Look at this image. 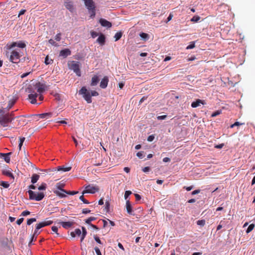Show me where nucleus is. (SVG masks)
<instances>
[{
	"mask_svg": "<svg viewBox=\"0 0 255 255\" xmlns=\"http://www.w3.org/2000/svg\"><path fill=\"white\" fill-rule=\"evenodd\" d=\"M5 112L4 109L2 108L0 109V124L3 127H6L7 124L12 122L13 118L11 117V114L8 113L5 114Z\"/></svg>",
	"mask_w": 255,
	"mask_h": 255,
	"instance_id": "nucleus-1",
	"label": "nucleus"
},
{
	"mask_svg": "<svg viewBox=\"0 0 255 255\" xmlns=\"http://www.w3.org/2000/svg\"><path fill=\"white\" fill-rule=\"evenodd\" d=\"M17 46L19 48H23L25 47L26 44L22 41L18 42H13L11 43H7L6 45L4 47V55L6 57L9 56V50H10L13 47Z\"/></svg>",
	"mask_w": 255,
	"mask_h": 255,
	"instance_id": "nucleus-2",
	"label": "nucleus"
},
{
	"mask_svg": "<svg viewBox=\"0 0 255 255\" xmlns=\"http://www.w3.org/2000/svg\"><path fill=\"white\" fill-rule=\"evenodd\" d=\"M10 51L9 50V56L7 57L9 60L13 63H18L20 62V58L21 56L19 52L17 50Z\"/></svg>",
	"mask_w": 255,
	"mask_h": 255,
	"instance_id": "nucleus-3",
	"label": "nucleus"
},
{
	"mask_svg": "<svg viewBox=\"0 0 255 255\" xmlns=\"http://www.w3.org/2000/svg\"><path fill=\"white\" fill-rule=\"evenodd\" d=\"M30 200L39 201L42 200L45 196L43 192H34L31 190L28 191Z\"/></svg>",
	"mask_w": 255,
	"mask_h": 255,
	"instance_id": "nucleus-4",
	"label": "nucleus"
},
{
	"mask_svg": "<svg viewBox=\"0 0 255 255\" xmlns=\"http://www.w3.org/2000/svg\"><path fill=\"white\" fill-rule=\"evenodd\" d=\"M79 94L82 95L83 98L87 103H91L92 98L91 97L90 91H88L85 87H82L79 91Z\"/></svg>",
	"mask_w": 255,
	"mask_h": 255,
	"instance_id": "nucleus-5",
	"label": "nucleus"
},
{
	"mask_svg": "<svg viewBox=\"0 0 255 255\" xmlns=\"http://www.w3.org/2000/svg\"><path fill=\"white\" fill-rule=\"evenodd\" d=\"M68 66L70 69L72 70L77 76L80 77L81 72L80 69V63L78 61H72L68 63Z\"/></svg>",
	"mask_w": 255,
	"mask_h": 255,
	"instance_id": "nucleus-6",
	"label": "nucleus"
},
{
	"mask_svg": "<svg viewBox=\"0 0 255 255\" xmlns=\"http://www.w3.org/2000/svg\"><path fill=\"white\" fill-rule=\"evenodd\" d=\"M99 188L98 186H92L90 185H88L86 187L85 190H84L83 191L82 194H85L86 193L94 194V193L99 191Z\"/></svg>",
	"mask_w": 255,
	"mask_h": 255,
	"instance_id": "nucleus-7",
	"label": "nucleus"
},
{
	"mask_svg": "<svg viewBox=\"0 0 255 255\" xmlns=\"http://www.w3.org/2000/svg\"><path fill=\"white\" fill-rule=\"evenodd\" d=\"M99 22L103 27L110 28L112 27V23L104 18H100Z\"/></svg>",
	"mask_w": 255,
	"mask_h": 255,
	"instance_id": "nucleus-8",
	"label": "nucleus"
},
{
	"mask_svg": "<svg viewBox=\"0 0 255 255\" xmlns=\"http://www.w3.org/2000/svg\"><path fill=\"white\" fill-rule=\"evenodd\" d=\"M34 88L39 93H42L45 91L44 86L43 84H41L40 82L37 83L34 85Z\"/></svg>",
	"mask_w": 255,
	"mask_h": 255,
	"instance_id": "nucleus-9",
	"label": "nucleus"
},
{
	"mask_svg": "<svg viewBox=\"0 0 255 255\" xmlns=\"http://www.w3.org/2000/svg\"><path fill=\"white\" fill-rule=\"evenodd\" d=\"M85 4L88 10L94 9L95 6L93 0H84Z\"/></svg>",
	"mask_w": 255,
	"mask_h": 255,
	"instance_id": "nucleus-10",
	"label": "nucleus"
},
{
	"mask_svg": "<svg viewBox=\"0 0 255 255\" xmlns=\"http://www.w3.org/2000/svg\"><path fill=\"white\" fill-rule=\"evenodd\" d=\"M109 82L108 77L107 76L104 77L100 82V86L101 88L105 89L107 87Z\"/></svg>",
	"mask_w": 255,
	"mask_h": 255,
	"instance_id": "nucleus-11",
	"label": "nucleus"
},
{
	"mask_svg": "<svg viewBox=\"0 0 255 255\" xmlns=\"http://www.w3.org/2000/svg\"><path fill=\"white\" fill-rule=\"evenodd\" d=\"M200 104L204 105L205 104V102L204 100H202L200 99H197L196 101H194L192 103L191 107L193 108H197L199 106Z\"/></svg>",
	"mask_w": 255,
	"mask_h": 255,
	"instance_id": "nucleus-12",
	"label": "nucleus"
},
{
	"mask_svg": "<svg viewBox=\"0 0 255 255\" xmlns=\"http://www.w3.org/2000/svg\"><path fill=\"white\" fill-rule=\"evenodd\" d=\"M71 53V51L69 49L66 48L61 50L59 55L60 56L65 58L68 56L70 55Z\"/></svg>",
	"mask_w": 255,
	"mask_h": 255,
	"instance_id": "nucleus-13",
	"label": "nucleus"
},
{
	"mask_svg": "<svg viewBox=\"0 0 255 255\" xmlns=\"http://www.w3.org/2000/svg\"><path fill=\"white\" fill-rule=\"evenodd\" d=\"M38 97V94L36 93H31L28 95V99L30 100V103L32 104L36 103V98Z\"/></svg>",
	"mask_w": 255,
	"mask_h": 255,
	"instance_id": "nucleus-14",
	"label": "nucleus"
},
{
	"mask_svg": "<svg viewBox=\"0 0 255 255\" xmlns=\"http://www.w3.org/2000/svg\"><path fill=\"white\" fill-rule=\"evenodd\" d=\"M106 37L103 34H101L97 39V41L102 46L104 45L105 43Z\"/></svg>",
	"mask_w": 255,
	"mask_h": 255,
	"instance_id": "nucleus-15",
	"label": "nucleus"
},
{
	"mask_svg": "<svg viewBox=\"0 0 255 255\" xmlns=\"http://www.w3.org/2000/svg\"><path fill=\"white\" fill-rule=\"evenodd\" d=\"M60 224L62 225V226L65 229H68L69 228L71 227L73 224V222H61Z\"/></svg>",
	"mask_w": 255,
	"mask_h": 255,
	"instance_id": "nucleus-16",
	"label": "nucleus"
},
{
	"mask_svg": "<svg viewBox=\"0 0 255 255\" xmlns=\"http://www.w3.org/2000/svg\"><path fill=\"white\" fill-rule=\"evenodd\" d=\"M99 81V78L98 76L95 75L92 78L91 86H96Z\"/></svg>",
	"mask_w": 255,
	"mask_h": 255,
	"instance_id": "nucleus-17",
	"label": "nucleus"
},
{
	"mask_svg": "<svg viewBox=\"0 0 255 255\" xmlns=\"http://www.w3.org/2000/svg\"><path fill=\"white\" fill-rule=\"evenodd\" d=\"M126 209L128 214L130 215L132 214V206L129 200H127L126 201Z\"/></svg>",
	"mask_w": 255,
	"mask_h": 255,
	"instance_id": "nucleus-18",
	"label": "nucleus"
},
{
	"mask_svg": "<svg viewBox=\"0 0 255 255\" xmlns=\"http://www.w3.org/2000/svg\"><path fill=\"white\" fill-rule=\"evenodd\" d=\"M71 168L72 167L71 166L65 167L64 166H58L56 170L66 172L70 171L71 169Z\"/></svg>",
	"mask_w": 255,
	"mask_h": 255,
	"instance_id": "nucleus-19",
	"label": "nucleus"
},
{
	"mask_svg": "<svg viewBox=\"0 0 255 255\" xmlns=\"http://www.w3.org/2000/svg\"><path fill=\"white\" fill-rule=\"evenodd\" d=\"M65 6L67 9L69 10L71 12H73L74 10V7L73 5V3L70 2H66L65 3Z\"/></svg>",
	"mask_w": 255,
	"mask_h": 255,
	"instance_id": "nucleus-20",
	"label": "nucleus"
},
{
	"mask_svg": "<svg viewBox=\"0 0 255 255\" xmlns=\"http://www.w3.org/2000/svg\"><path fill=\"white\" fill-rule=\"evenodd\" d=\"M15 103V100H12L9 101L7 107L6 108H4L5 112L8 111L12 108V107L14 105Z\"/></svg>",
	"mask_w": 255,
	"mask_h": 255,
	"instance_id": "nucleus-21",
	"label": "nucleus"
},
{
	"mask_svg": "<svg viewBox=\"0 0 255 255\" xmlns=\"http://www.w3.org/2000/svg\"><path fill=\"white\" fill-rule=\"evenodd\" d=\"M2 174L5 176L10 177L12 180H14V176L10 170H3L2 171Z\"/></svg>",
	"mask_w": 255,
	"mask_h": 255,
	"instance_id": "nucleus-22",
	"label": "nucleus"
},
{
	"mask_svg": "<svg viewBox=\"0 0 255 255\" xmlns=\"http://www.w3.org/2000/svg\"><path fill=\"white\" fill-rule=\"evenodd\" d=\"M39 175L37 174H33L31 177V183L32 184L35 183L39 178Z\"/></svg>",
	"mask_w": 255,
	"mask_h": 255,
	"instance_id": "nucleus-23",
	"label": "nucleus"
},
{
	"mask_svg": "<svg viewBox=\"0 0 255 255\" xmlns=\"http://www.w3.org/2000/svg\"><path fill=\"white\" fill-rule=\"evenodd\" d=\"M11 154L10 152L7 153H1V155L3 156L4 161L6 163H9L10 161V157L9 155Z\"/></svg>",
	"mask_w": 255,
	"mask_h": 255,
	"instance_id": "nucleus-24",
	"label": "nucleus"
},
{
	"mask_svg": "<svg viewBox=\"0 0 255 255\" xmlns=\"http://www.w3.org/2000/svg\"><path fill=\"white\" fill-rule=\"evenodd\" d=\"M58 189H60L62 192L65 193L69 195H74L78 193V191H66V190L62 189L61 187H58Z\"/></svg>",
	"mask_w": 255,
	"mask_h": 255,
	"instance_id": "nucleus-25",
	"label": "nucleus"
},
{
	"mask_svg": "<svg viewBox=\"0 0 255 255\" xmlns=\"http://www.w3.org/2000/svg\"><path fill=\"white\" fill-rule=\"evenodd\" d=\"M82 236L81 238V242L84 240V239H85V238L87 235V233L86 229L85 227H82Z\"/></svg>",
	"mask_w": 255,
	"mask_h": 255,
	"instance_id": "nucleus-26",
	"label": "nucleus"
},
{
	"mask_svg": "<svg viewBox=\"0 0 255 255\" xmlns=\"http://www.w3.org/2000/svg\"><path fill=\"white\" fill-rule=\"evenodd\" d=\"M122 35H123V33L121 31L117 32L114 36L115 41H117L119 40V39H120L122 36Z\"/></svg>",
	"mask_w": 255,
	"mask_h": 255,
	"instance_id": "nucleus-27",
	"label": "nucleus"
},
{
	"mask_svg": "<svg viewBox=\"0 0 255 255\" xmlns=\"http://www.w3.org/2000/svg\"><path fill=\"white\" fill-rule=\"evenodd\" d=\"M52 114L51 113H43L39 115V116L40 118L44 119V118H48V117H50Z\"/></svg>",
	"mask_w": 255,
	"mask_h": 255,
	"instance_id": "nucleus-28",
	"label": "nucleus"
},
{
	"mask_svg": "<svg viewBox=\"0 0 255 255\" xmlns=\"http://www.w3.org/2000/svg\"><path fill=\"white\" fill-rule=\"evenodd\" d=\"M96 220V218L94 217H90L85 220V223L89 225H91V222Z\"/></svg>",
	"mask_w": 255,
	"mask_h": 255,
	"instance_id": "nucleus-29",
	"label": "nucleus"
},
{
	"mask_svg": "<svg viewBox=\"0 0 255 255\" xmlns=\"http://www.w3.org/2000/svg\"><path fill=\"white\" fill-rule=\"evenodd\" d=\"M139 35L140 37L144 40L148 39L149 37V36L148 34L143 32L141 33Z\"/></svg>",
	"mask_w": 255,
	"mask_h": 255,
	"instance_id": "nucleus-30",
	"label": "nucleus"
},
{
	"mask_svg": "<svg viewBox=\"0 0 255 255\" xmlns=\"http://www.w3.org/2000/svg\"><path fill=\"white\" fill-rule=\"evenodd\" d=\"M0 185L5 188H7L9 186V184L7 181H1L0 182Z\"/></svg>",
	"mask_w": 255,
	"mask_h": 255,
	"instance_id": "nucleus-31",
	"label": "nucleus"
},
{
	"mask_svg": "<svg viewBox=\"0 0 255 255\" xmlns=\"http://www.w3.org/2000/svg\"><path fill=\"white\" fill-rule=\"evenodd\" d=\"M255 224H252L251 225H250V226L248 227L247 231H246V233L247 234L250 233L251 231H252L253 230V229H254L255 228Z\"/></svg>",
	"mask_w": 255,
	"mask_h": 255,
	"instance_id": "nucleus-32",
	"label": "nucleus"
},
{
	"mask_svg": "<svg viewBox=\"0 0 255 255\" xmlns=\"http://www.w3.org/2000/svg\"><path fill=\"white\" fill-rule=\"evenodd\" d=\"M53 62V60L49 59L48 56H47L45 57L44 63L46 65H48L50 64H52Z\"/></svg>",
	"mask_w": 255,
	"mask_h": 255,
	"instance_id": "nucleus-33",
	"label": "nucleus"
},
{
	"mask_svg": "<svg viewBox=\"0 0 255 255\" xmlns=\"http://www.w3.org/2000/svg\"><path fill=\"white\" fill-rule=\"evenodd\" d=\"M54 193L58 196H59V197H61V198H63V197H66V195L65 194V193H64L63 192H61L60 191H56L54 192Z\"/></svg>",
	"mask_w": 255,
	"mask_h": 255,
	"instance_id": "nucleus-34",
	"label": "nucleus"
},
{
	"mask_svg": "<svg viewBox=\"0 0 255 255\" xmlns=\"http://www.w3.org/2000/svg\"><path fill=\"white\" fill-rule=\"evenodd\" d=\"M200 19V17L198 15L194 16L191 19V21L194 22H198Z\"/></svg>",
	"mask_w": 255,
	"mask_h": 255,
	"instance_id": "nucleus-35",
	"label": "nucleus"
},
{
	"mask_svg": "<svg viewBox=\"0 0 255 255\" xmlns=\"http://www.w3.org/2000/svg\"><path fill=\"white\" fill-rule=\"evenodd\" d=\"M24 140H25L24 137H20L19 138V145H18V147H19V150H21V146L23 144V143Z\"/></svg>",
	"mask_w": 255,
	"mask_h": 255,
	"instance_id": "nucleus-36",
	"label": "nucleus"
},
{
	"mask_svg": "<svg viewBox=\"0 0 255 255\" xmlns=\"http://www.w3.org/2000/svg\"><path fill=\"white\" fill-rule=\"evenodd\" d=\"M46 184L45 183H43L40 186H39L38 188L39 190H45L46 189Z\"/></svg>",
	"mask_w": 255,
	"mask_h": 255,
	"instance_id": "nucleus-37",
	"label": "nucleus"
},
{
	"mask_svg": "<svg viewBox=\"0 0 255 255\" xmlns=\"http://www.w3.org/2000/svg\"><path fill=\"white\" fill-rule=\"evenodd\" d=\"M89 12L90 13V17L91 18H93L95 17L96 12H95V8H94V9H91L90 10H89Z\"/></svg>",
	"mask_w": 255,
	"mask_h": 255,
	"instance_id": "nucleus-38",
	"label": "nucleus"
},
{
	"mask_svg": "<svg viewBox=\"0 0 255 255\" xmlns=\"http://www.w3.org/2000/svg\"><path fill=\"white\" fill-rule=\"evenodd\" d=\"M51 229H52V231L56 234L57 236H60L59 234L58 233V229L57 227H56V226H53V227H52Z\"/></svg>",
	"mask_w": 255,
	"mask_h": 255,
	"instance_id": "nucleus-39",
	"label": "nucleus"
},
{
	"mask_svg": "<svg viewBox=\"0 0 255 255\" xmlns=\"http://www.w3.org/2000/svg\"><path fill=\"white\" fill-rule=\"evenodd\" d=\"M79 199L85 204H89V202L86 200L84 197V194H82L81 196H80Z\"/></svg>",
	"mask_w": 255,
	"mask_h": 255,
	"instance_id": "nucleus-40",
	"label": "nucleus"
},
{
	"mask_svg": "<svg viewBox=\"0 0 255 255\" xmlns=\"http://www.w3.org/2000/svg\"><path fill=\"white\" fill-rule=\"evenodd\" d=\"M45 227L43 222H40L36 224V228L37 230H39L43 227Z\"/></svg>",
	"mask_w": 255,
	"mask_h": 255,
	"instance_id": "nucleus-41",
	"label": "nucleus"
},
{
	"mask_svg": "<svg viewBox=\"0 0 255 255\" xmlns=\"http://www.w3.org/2000/svg\"><path fill=\"white\" fill-rule=\"evenodd\" d=\"M197 224L199 226H204L205 225V221L204 220H198L197 222Z\"/></svg>",
	"mask_w": 255,
	"mask_h": 255,
	"instance_id": "nucleus-42",
	"label": "nucleus"
},
{
	"mask_svg": "<svg viewBox=\"0 0 255 255\" xmlns=\"http://www.w3.org/2000/svg\"><path fill=\"white\" fill-rule=\"evenodd\" d=\"M143 153V151H139L137 153L136 155L139 158L142 159L144 156Z\"/></svg>",
	"mask_w": 255,
	"mask_h": 255,
	"instance_id": "nucleus-43",
	"label": "nucleus"
},
{
	"mask_svg": "<svg viewBox=\"0 0 255 255\" xmlns=\"http://www.w3.org/2000/svg\"><path fill=\"white\" fill-rule=\"evenodd\" d=\"M36 221L35 218H30L27 220V224L28 225H31L32 223L35 222Z\"/></svg>",
	"mask_w": 255,
	"mask_h": 255,
	"instance_id": "nucleus-44",
	"label": "nucleus"
},
{
	"mask_svg": "<svg viewBox=\"0 0 255 255\" xmlns=\"http://www.w3.org/2000/svg\"><path fill=\"white\" fill-rule=\"evenodd\" d=\"M195 46L194 42H191L190 44L186 47L187 49H190L194 48Z\"/></svg>",
	"mask_w": 255,
	"mask_h": 255,
	"instance_id": "nucleus-45",
	"label": "nucleus"
},
{
	"mask_svg": "<svg viewBox=\"0 0 255 255\" xmlns=\"http://www.w3.org/2000/svg\"><path fill=\"white\" fill-rule=\"evenodd\" d=\"M44 224L45 226L50 225L53 223V221L51 220H45L43 221Z\"/></svg>",
	"mask_w": 255,
	"mask_h": 255,
	"instance_id": "nucleus-46",
	"label": "nucleus"
},
{
	"mask_svg": "<svg viewBox=\"0 0 255 255\" xmlns=\"http://www.w3.org/2000/svg\"><path fill=\"white\" fill-rule=\"evenodd\" d=\"M131 191H126L125 193V199L126 200L127 199V198L128 197V196L131 194Z\"/></svg>",
	"mask_w": 255,
	"mask_h": 255,
	"instance_id": "nucleus-47",
	"label": "nucleus"
},
{
	"mask_svg": "<svg viewBox=\"0 0 255 255\" xmlns=\"http://www.w3.org/2000/svg\"><path fill=\"white\" fill-rule=\"evenodd\" d=\"M94 238L96 242H97L98 244H102V242L99 238V237L97 235H94Z\"/></svg>",
	"mask_w": 255,
	"mask_h": 255,
	"instance_id": "nucleus-48",
	"label": "nucleus"
},
{
	"mask_svg": "<svg viewBox=\"0 0 255 255\" xmlns=\"http://www.w3.org/2000/svg\"><path fill=\"white\" fill-rule=\"evenodd\" d=\"M244 123H240V122H235L234 124L232 125L230 127L231 128H234V127L235 126H240V125H244Z\"/></svg>",
	"mask_w": 255,
	"mask_h": 255,
	"instance_id": "nucleus-49",
	"label": "nucleus"
},
{
	"mask_svg": "<svg viewBox=\"0 0 255 255\" xmlns=\"http://www.w3.org/2000/svg\"><path fill=\"white\" fill-rule=\"evenodd\" d=\"M221 113V111H217L214 112L213 113H212L211 116L212 117H215L217 116L218 115H219Z\"/></svg>",
	"mask_w": 255,
	"mask_h": 255,
	"instance_id": "nucleus-50",
	"label": "nucleus"
},
{
	"mask_svg": "<svg viewBox=\"0 0 255 255\" xmlns=\"http://www.w3.org/2000/svg\"><path fill=\"white\" fill-rule=\"evenodd\" d=\"M110 209V203L108 201H106L105 203V210L106 212H108Z\"/></svg>",
	"mask_w": 255,
	"mask_h": 255,
	"instance_id": "nucleus-51",
	"label": "nucleus"
},
{
	"mask_svg": "<svg viewBox=\"0 0 255 255\" xmlns=\"http://www.w3.org/2000/svg\"><path fill=\"white\" fill-rule=\"evenodd\" d=\"M91 97L92 96H97L99 95V93L96 91H90Z\"/></svg>",
	"mask_w": 255,
	"mask_h": 255,
	"instance_id": "nucleus-52",
	"label": "nucleus"
},
{
	"mask_svg": "<svg viewBox=\"0 0 255 255\" xmlns=\"http://www.w3.org/2000/svg\"><path fill=\"white\" fill-rule=\"evenodd\" d=\"M94 250H95L97 255H102L101 251L98 247H95Z\"/></svg>",
	"mask_w": 255,
	"mask_h": 255,
	"instance_id": "nucleus-53",
	"label": "nucleus"
},
{
	"mask_svg": "<svg viewBox=\"0 0 255 255\" xmlns=\"http://www.w3.org/2000/svg\"><path fill=\"white\" fill-rule=\"evenodd\" d=\"M55 39L57 41H59L61 40V33H57L56 35V36L55 37Z\"/></svg>",
	"mask_w": 255,
	"mask_h": 255,
	"instance_id": "nucleus-54",
	"label": "nucleus"
},
{
	"mask_svg": "<svg viewBox=\"0 0 255 255\" xmlns=\"http://www.w3.org/2000/svg\"><path fill=\"white\" fill-rule=\"evenodd\" d=\"M91 34L93 38H95L96 37L98 36L99 33L95 31H91Z\"/></svg>",
	"mask_w": 255,
	"mask_h": 255,
	"instance_id": "nucleus-55",
	"label": "nucleus"
},
{
	"mask_svg": "<svg viewBox=\"0 0 255 255\" xmlns=\"http://www.w3.org/2000/svg\"><path fill=\"white\" fill-rule=\"evenodd\" d=\"M75 235L80 236L81 234V231L79 229H76L74 231Z\"/></svg>",
	"mask_w": 255,
	"mask_h": 255,
	"instance_id": "nucleus-56",
	"label": "nucleus"
},
{
	"mask_svg": "<svg viewBox=\"0 0 255 255\" xmlns=\"http://www.w3.org/2000/svg\"><path fill=\"white\" fill-rule=\"evenodd\" d=\"M91 212V211L87 208H85V209H83L82 210V213L83 214H88V213H90Z\"/></svg>",
	"mask_w": 255,
	"mask_h": 255,
	"instance_id": "nucleus-57",
	"label": "nucleus"
},
{
	"mask_svg": "<svg viewBox=\"0 0 255 255\" xmlns=\"http://www.w3.org/2000/svg\"><path fill=\"white\" fill-rule=\"evenodd\" d=\"M154 139V136L153 135H150L147 137V141H152Z\"/></svg>",
	"mask_w": 255,
	"mask_h": 255,
	"instance_id": "nucleus-58",
	"label": "nucleus"
},
{
	"mask_svg": "<svg viewBox=\"0 0 255 255\" xmlns=\"http://www.w3.org/2000/svg\"><path fill=\"white\" fill-rule=\"evenodd\" d=\"M30 214V212L28 211H23L21 214V216H26Z\"/></svg>",
	"mask_w": 255,
	"mask_h": 255,
	"instance_id": "nucleus-59",
	"label": "nucleus"
},
{
	"mask_svg": "<svg viewBox=\"0 0 255 255\" xmlns=\"http://www.w3.org/2000/svg\"><path fill=\"white\" fill-rule=\"evenodd\" d=\"M24 219L23 218L18 219L16 221L17 224L20 225L23 221Z\"/></svg>",
	"mask_w": 255,
	"mask_h": 255,
	"instance_id": "nucleus-60",
	"label": "nucleus"
},
{
	"mask_svg": "<svg viewBox=\"0 0 255 255\" xmlns=\"http://www.w3.org/2000/svg\"><path fill=\"white\" fill-rule=\"evenodd\" d=\"M166 117H167L166 115H163V116H158V117H157V118L159 120H164L166 118Z\"/></svg>",
	"mask_w": 255,
	"mask_h": 255,
	"instance_id": "nucleus-61",
	"label": "nucleus"
},
{
	"mask_svg": "<svg viewBox=\"0 0 255 255\" xmlns=\"http://www.w3.org/2000/svg\"><path fill=\"white\" fill-rule=\"evenodd\" d=\"M38 230H37L36 228H35L34 234L33 235V237L35 236L36 237L39 235V232H38Z\"/></svg>",
	"mask_w": 255,
	"mask_h": 255,
	"instance_id": "nucleus-62",
	"label": "nucleus"
},
{
	"mask_svg": "<svg viewBox=\"0 0 255 255\" xmlns=\"http://www.w3.org/2000/svg\"><path fill=\"white\" fill-rule=\"evenodd\" d=\"M49 43L52 45H56L55 42L52 39H50L48 41Z\"/></svg>",
	"mask_w": 255,
	"mask_h": 255,
	"instance_id": "nucleus-63",
	"label": "nucleus"
},
{
	"mask_svg": "<svg viewBox=\"0 0 255 255\" xmlns=\"http://www.w3.org/2000/svg\"><path fill=\"white\" fill-rule=\"evenodd\" d=\"M25 11H26L25 9H21L19 12L18 17H19L20 15H21L24 14V13L25 12Z\"/></svg>",
	"mask_w": 255,
	"mask_h": 255,
	"instance_id": "nucleus-64",
	"label": "nucleus"
}]
</instances>
